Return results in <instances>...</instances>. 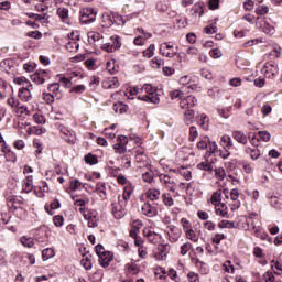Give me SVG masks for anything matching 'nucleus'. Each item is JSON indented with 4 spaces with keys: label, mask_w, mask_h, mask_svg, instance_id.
Masks as SVG:
<instances>
[{
    "label": "nucleus",
    "mask_w": 282,
    "mask_h": 282,
    "mask_svg": "<svg viewBox=\"0 0 282 282\" xmlns=\"http://www.w3.org/2000/svg\"><path fill=\"white\" fill-rule=\"evenodd\" d=\"M79 21L84 25H87L89 23H94L96 21L97 12L94 10V8H84L79 12Z\"/></svg>",
    "instance_id": "obj_1"
},
{
    "label": "nucleus",
    "mask_w": 282,
    "mask_h": 282,
    "mask_svg": "<svg viewBox=\"0 0 282 282\" xmlns=\"http://www.w3.org/2000/svg\"><path fill=\"white\" fill-rule=\"evenodd\" d=\"M111 206L115 219H122V217L127 215V209H124V205H122L120 200L118 203H112Z\"/></svg>",
    "instance_id": "obj_2"
},
{
    "label": "nucleus",
    "mask_w": 282,
    "mask_h": 282,
    "mask_svg": "<svg viewBox=\"0 0 282 282\" xmlns=\"http://www.w3.org/2000/svg\"><path fill=\"white\" fill-rule=\"evenodd\" d=\"M84 218L88 221V228H98V212L90 210Z\"/></svg>",
    "instance_id": "obj_3"
},
{
    "label": "nucleus",
    "mask_w": 282,
    "mask_h": 282,
    "mask_svg": "<svg viewBox=\"0 0 282 282\" xmlns=\"http://www.w3.org/2000/svg\"><path fill=\"white\" fill-rule=\"evenodd\" d=\"M197 105V97L189 95L180 102L181 109H193Z\"/></svg>",
    "instance_id": "obj_4"
},
{
    "label": "nucleus",
    "mask_w": 282,
    "mask_h": 282,
    "mask_svg": "<svg viewBox=\"0 0 282 282\" xmlns=\"http://www.w3.org/2000/svg\"><path fill=\"white\" fill-rule=\"evenodd\" d=\"M8 106L9 107H15L17 109H21L20 113H25L26 116H30V110H28V106L21 105L19 99L11 97L8 99Z\"/></svg>",
    "instance_id": "obj_5"
},
{
    "label": "nucleus",
    "mask_w": 282,
    "mask_h": 282,
    "mask_svg": "<svg viewBox=\"0 0 282 282\" xmlns=\"http://www.w3.org/2000/svg\"><path fill=\"white\" fill-rule=\"evenodd\" d=\"M111 261H113V253L110 251H104L101 256H99V265L101 268H109Z\"/></svg>",
    "instance_id": "obj_6"
},
{
    "label": "nucleus",
    "mask_w": 282,
    "mask_h": 282,
    "mask_svg": "<svg viewBox=\"0 0 282 282\" xmlns=\"http://www.w3.org/2000/svg\"><path fill=\"white\" fill-rule=\"evenodd\" d=\"M141 210L145 217H158V207L151 205V203H144Z\"/></svg>",
    "instance_id": "obj_7"
},
{
    "label": "nucleus",
    "mask_w": 282,
    "mask_h": 282,
    "mask_svg": "<svg viewBox=\"0 0 282 282\" xmlns=\"http://www.w3.org/2000/svg\"><path fill=\"white\" fill-rule=\"evenodd\" d=\"M18 96L20 99L23 100V102H30V100H32V93L30 91V88H28V87L20 88Z\"/></svg>",
    "instance_id": "obj_8"
},
{
    "label": "nucleus",
    "mask_w": 282,
    "mask_h": 282,
    "mask_svg": "<svg viewBox=\"0 0 282 282\" xmlns=\"http://www.w3.org/2000/svg\"><path fill=\"white\" fill-rule=\"evenodd\" d=\"M156 250L155 259L162 260L169 254V245H159Z\"/></svg>",
    "instance_id": "obj_9"
},
{
    "label": "nucleus",
    "mask_w": 282,
    "mask_h": 282,
    "mask_svg": "<svg viewBox=\"0 0 282 282\" xmlns=\"http://www.w3.org/2000/svg\"><path fill=\"white\" fill-rule=\"evenodd\" d=\"M43 74H45L44 69L36 70L33 75H31V80L36 83V85H43L45 79L43 78Z\"/></svg>",
    "instance_id": "obj_10"
},
{
    "label": "nucleus",
    "mask_w": 282,
    "mask_h": 282,
    "mask_svg": "<svg viewBox=\"0 0 282 282\" xmlns=\"http://www.w3.org/2000/svg\"><path fill=\"white\" fill-rule=\"evenodd\" d=\"M232 138L236 140V142H239V144H248V137H246V133L243 131H234Z\"/></svg>",
    "instance_id": "obj_11"
},
{
    "label": "nucleus",
    "mask_w": 282,
    "mask_h": 282,
    "mask_svg": "<svg viewBox=\"0 0 282 282\" xmlns=\"http://www.w3.org/2000/svg\"><path fill=\"white\" fill-rule=\"evenodd\" d=\"M1 151L4 153L7 162H17V154L12 152V150L8 149V147H2Z\"/></svg>",
    "instance_id": "obj_12"
},
{
    "label": "nucleus",
    "mask_w": 282,
    "mask_h": 282,
    "mask_svg": "<svg viewBox=\"0 0 282 282\" xmlns=\"http://www.w3.org/2000/svg\"><path fill=\"white\" fill-rule=\"evenodd\" d=\"M197 120V124L199 127H202V129H204L205 131H207L208 129V116H206L205 113H202L199 116L196 117Z\"/></svg>",
    "instance_id": "obj_13"
},
{
    "label": "nucleus",
    "mask_w": 282,
    "mask_h": 282,
    "mask_svg": "<svg viewBox=\"0 0 282 282\" xmlns=\"http://www.w3.org/2000/svg\"><path fill=\"white\" fill-rule=\"evenodd\" d=\"M110 20V25H124V19L122 18V15L118 14V13H111V15L109 17Z\"/></svg>",
    "instance_id": "obj_14"
},
{
    "label": "nucleus",
    "mask_w": 282,
    "mask_h": 282,
    "mask_svg": "<svg viewBox=\"0 0 282 282\" xmlns=\"http://www.w3.org/2000/svg\"><path fill=\"white\" fill-rule=\"evenodd\" d=\"M145 196H147L148 199H150L151 202H158V199H160V189L150 188V189H148V192L145 193Z\"/></svg>",
    "instance_id": "obj_15"
},
{
    "label": "nucleus",
    "mask_w": 282,
    "mask_h": 282,
    "mask_svg": "<svg viewBox=\"0 0 282 282\" xmlns=\"http://www.w3.org/2000/svg\"><path fill=\"white\" fill-rule=\"evenodd\" d=\"M143 89L147 93V96H151L152 98H160V96L158 95V89H155V87H153V85L145 84L143 86Z\"/></svg>",
    "instance_id": "obj_16"
},
{
    "label": "nucleus",
    "mask_w": 282,
    "mask_h": 282,
    "mask_svg": "<svg viewBox=\"0 0 282 282\" xmlns=\"http://www.w3.org/2000/svg\"><path fill=\"white\" fill-rule=\"evenodd\" d=\"M261 28L264 34H274V26H272L271 23L265 20V18L262 20Z\"/></svg>",
    "instance_id": "obj_17"
},
{
    "label": "nucleus",
    "mask_w": 282,
    "mask_h": 282,
    "mask_svg": "<svg viewBox=\"0 0 282 282\" xmlns=\"http://www.w3.org/2000/svg\"><path fill=\"white\" fill-rule=\"evenodd\" d=\"M193 120H195V110L188 109L184 113V122L186 124H193Z\"/></svg>",
    "instance_id": "obj_18"
},
{
    "label": "nucleus",
    "mask_w": 282,
    "mask_h": 282,
    "mask_svg": "<svg viewBox=\"0 0 282 282\" xmlns=\"http://www.w3.org/2000/svg\"><path fill=\"white\" fill-rule=\"evenodd\" d=\"M139 100H142L143 102H152L153 105H158L160 102V97H152L148 95L139 96Z\"/></svg>",
    "instance_id": "obj_19"
},
{
    "label": "nucleus",
    "mask_w": 282,
    "mask_h": 282,
    "mask_svg": "<svg viewBox=\"0 0 282 282\" xmlns=\"http://www.w3.org/2000/svg\"><path fill=\"white\" fill-rule=\"evenodd\" d=\"M56 253L54 252V250L52 248H46L44 250H42V259L43 261H47L50 259H52V257H54Z\"/></svg>",
    "instance_id": "obj_20"
},
{
    "label": "nucleus",
    "mask_w": 282,
    "mask_h": 282,
    "mask_svg": "<svg viewBox=\"0 0 282 282\" xmlns=\"http://www.w3.org/2000/svg\"><path fill=\"white\" fill-rule=\"evenodd\" d=\"M84 160H85L86 164H90V166H94V164H98V156H96L91 153L86 154Z\"/></svg>",
    "instance_id": "obj_21"
},
{
    "label": "nucleus",
    "mask_w": 282,
    "mask_h": 282,
    "mask_svg": "<svg viewBox=\"0 0 282 282\" xmlns=\"http://www.w3.org/2000/svg\"><path fill=\"white\" fill-rule=\"evenodd\" d=\"M57 14L62 19L63 23H65V20L69 19V9H67V8H58L57 9Z\"/></svg>",
    "instance_id": "obj_22"
},
{
    "label": "nucleus",
    "mask_w": 282,
    "mask_h": 282,
    "mask_svg": "<svg viewBox=\"0 0 282 282\" xmlns=\"http://www.w3.org/2000/svg\"><path fill=\"white\" fill-rule=\"evenodd\" d=\"M112 109L115 113H127V106L122 102L115 104Z\"/></svg>",
    "instance_id": "obj_23"
},
{
    "label": "nucleus",
    "mask_w": 282,
    "mask_h": 282,
    "mask_svg": "<svg viewBox=\"0 0 282 282\" xmlns=\"http://www.w3.org/2000/svg\"><path fill=\"white\" fill-rule=\"evenodd\" d=\"M110 39L112 41L111 45H112L115 52H116V50H120L122 47V42H121L120 36L113 35Z\"/></svg>",
    "instance_id": "obj_24"
},
{
    "label": "nucleus",
    "mask_w": 282,
    "mask_h": 282,
    "mask_svg": "<svg viewBox=\"0 0 282 282\" xmlns=\"http://www.w3.org/2000/svg\"><path fill=\"white\" fill-rule=\"evenodd\" d=\"M57 77L59 78V83H63V87L66 89H72V79L58 74Z\"/></svg>",
    "instance_id": "obj_25"
},
{
    "label": "nucleus",
    "mask_w": 282,
    "mask_h": 282,
    "mask_svg": "<svg viewBox=\"0 0 282 282\" xmlns=\"http://www.w3.org/2000/svg\"><path fill=\"white\" fill-rule=\"evenodd\" d=\"M177 173H180V175H182L187 182L191 181L193 177V173L186 170V167L178 169Z\"/></svg>",
    "instance_id": "obj_26"
},
{
    "label": "nucleus",
    "mask_w": 282,
    "mask_h": 282,
    "mask_svg": "<svg viewBox=\"0 0 282 282\" xmlns=\"http://www.w3.org/2000/svg\"><path fill=\"white\" fill-rule=\"evenodd\" d=\"M248 140H250V142L253 147H259V144H260V139H259V137H257V133H254V132L248 133Z\"/></svg>",
    "instance_id": "obj_27"
},
{
    "label": "nucleus",
    "mask_w": 282,
    "mask_h": 282,
    "mask_svg": "<svg viewBox=\"0 0 282 282\" xmlns=\"http://www.w3.org/2000/svg\"><path fill=\"white\" fill-rule=\"evenodd\" d=\"M153 54H155V44H151L145 51H143V56L145 58H153Z\"/></svg>",
    "instance_id": "obj_28"
},
{
    "label": "nucleus",
    "mask_w": 282,
    "mask_h": 282,
    "mask_svg": "<svg viewBox=\"0 0 282 282\" xmlns=\"http://www.w3.org/2000/svg\"><path fill=\"white\" fill-rule=\"evenodd\" d=\"M197 169L200 171H207V173H213V163L200 162L197 165Z\"/></svg>",
    "instance_id": "obj_29"
},
{
    "label": "nucleus",
    "mask_w": 282,
    "mask_h": 282,
    "mask_svg": "<svg viewBox=\"0 0 282 282\" xmlns=\"http://www.w3.org/2000/svg\"><path fill=\"white\" fill-rule=\"evenodd\" d=\"M220 203H221V192L218 191L212 195V204L214 206H219Z\"/></svg>",
    "instance_id": "obj_30"
},
{
    "label": "nucleus",
    "mask_w": 282,
    "mask_h": 282,
    "mask_svg": "<svg viewBox=\"0 0 282 282\" xmlns=\"http://www.w3.org/2000/svg\"><path fill=\"white\" fill-rule=\"evenodd\" d=\"M198 135H199V132H197V127L192 126L189 128V142H195Z\"/></svg>",
    "instance_id": "obj_31"
},
{
    "label": "nucleus",
    "mask_w": 282,
    "mask_h": 282,
    "mask_svg": "<svg viewBox=\"0 0 282 282\" xmlns=\"http://www.w3.org/2000/svg\"><path fill=\"white\" fill-rule=\"evenodd\" d=\"M271 206L273 208H276L278 210H281L282 209V200L279 197L273 196V197H271Z\"/></svg>",
    "instance_id": "obj_32"
},
{
    "label": "nucleus",
    "mask_w": 282,
    "mask_h": 282,
    "mask_svg": "<svg viewBox=\"0 0 282 282\" xmlns=\"http://www.w3.org/2000/svg\"><path fill=\"white\" fill-rule=\"evenodd\" d=\"M186 237L191 241H194V242L199 241V237L197 236V234H195V230H193V229H187L186 230Z\"/></svg>",
    "instance_id": "obj_33"
},
{
    "label": "nucleus",
    "mask_w": 282,
    "mask_h": 282,
    "mask_svg": "<svg viewBox=\"0 0 282 282\" xmlns=\"http://www.w3.org/2000/svg\"><path fill=\"white\" fill-rule=\"evenodd\" d=\"M20 241L24 248H34V240L32 238L22 237Z\"/></svg>",
    "instance_id": "obj_34"
},
{
    "label": "nucleus",
    "mask_w": 282,
    "mask_h": 282,
    "mask_svg": "<svg viewBox=\"0 0 282 282\" xmlns=\"http://www.w3.org/2000/svg\"><path fill=\"white\" fill-rule=\"evenodd\" d=\"M162 199H163V204L165 206H173L174 200H173V196H171V194H162Z\"/></svg>",
    "instance_id": "obj_35"
},
{
    "label": "nucleus",
    "mask_w": 282,
    "mask_h": 282,
    "mask_svg": "<svg viewBox=\"0 0 282 282\" xmlns=\"http://www.w3.org/2000/svg\"><path fill=\"white\" fill-rule=\"evenodd\" d=\"M218 228H237V226L235 225V221L221 220L218 224Z\"/></svg>",
    "instance_id": "obj_36"
},
{
    "label": "nucleus",
    "mask_w": 282,
    "mask_h": 282,
    "mask_svg": "<svg viewBox=\"0 0 282 282\" xmlns=\"http://www.w3.org/2000/svg\"><path fill=\"white\" fill-rule=\"evenodd\" d=\"M207 144L209 147V151H207L206 155L210 156L213 155V153H215L218 150L217 142L209 140Z\"/></svg>",
    "instance_id": "obj_37"
},
{
    "label": "nucleus",
    "mask_w": 282,
    "mask_h": 282,
    "mask_svg": "<svg viewBox=\"0 0 282 282\" xmlns=\"http://www.w3.org/2000/svg\"><path fill=\"white\" fill-rule=\"evenodd\" d=\"M208 142H210V138L204 137V139L197 143V149H200L202 151L208 149Z\"/></svg>",
    "instance_id": "obj_38"
},
{
    "label": "nucleus",
    "mask_w": 282,
    "mask_h": 282,
    "mask_svg": "<svg viewBox=\"0 0 282 282\" xmlns=\"http://www.w3.org/2000/svg\"><path fill=\"white\" fill-rule=\"evenodd\" d=\"M13 83H15V85H29V87H32V83L25 77H15Z\"/></svg>",
    "instance_id": "obj_39"
},
{
    "label": "nucleus",
    "mask_w": 282,
    "mask_h": 282,
    "mask_svg": "<svg viewBox=\"0 0 282 282\" xmlns=\"http://www.w3.org/2000/svg\"><path fill=\"white\" fill-rule=\"evenodd\" d=\"M258 135L260 140H262V142H270V139L272 138V135L268 131H259Z\"/></svg>",
    "instance_id": "obj_40"
},
{
    "label": "nucleus",
    "mask_w": 282,
    "mask_h": 282,
    "mask_svg": "<svg viewBox=\"0 0 282 282\" xmlns=\"http://www.w3.org/2000/svg\"><path fill=\"white\" fill-rule=\"evenodd\" d=\"M26 36L40 41V39H43V33H41V31H30L26 33Z\"/></svg>",
    "instance_id": "obj_41"
},
{
    "label": "nucleus",
    "mask_w": 282,
    "mask_h": 282,
    "mask_svg": "<svg viewBox=\"0 0 282 282\" xmlns=\"http://www.w3.org/2000/svg\"><path fill=\"white\" fill-rule=\"evenodd\" d=\"M86 89L85 85H77L70 88V94H85Z\"/></svg>",
    "instance_id": "obj_42"
},
{
    "label": "nucleus",
    "mask_w": 282,
    "mask_h": 282,
    "mask_svg": "<svg viewBox=\"0 0 282 282\" xmlns=\"http://www.w3.org/2000/svg\"><path fill=\"white\" fill-rule=\"evenodd\" d=\"M133 195V188L131 187H124L123 189V199L124 202H129L131 199V196Z\"/></svg>",
    "instance_id": "obj_43"
},
{
    "label": "nucleus",
    "mask_w": 282,
    "mask_h": 282,
    "mask_svg": "<svg viewBox=\"0 0 282 282\" xmlns=\"http://www.w3.org/2000/svg\"><path fill=\"white\" fill-rule=\"evenodd\" d=\"M82 186H83V183L78 178H75L70 182V189L72 191H80Z\"/></svg>",
    "instance_id": "obj_44"
},
{
    "label": "nucleus",
    "mask_w": 282,
    "mask_h": 282,
    "mask_svg": "<svg viewBox=\"0 0 282 282\" xmlns=\"http://www.w3.org/2000/svg\"><path fill=\"white\" fill-rule=\"evenodd\" d=\"M80 265H83L85 270H91L93 268L91 260L88 257L80 260Z\"/></svg>",
    "instance_id": "obj_45"
},
{
    "label": "nucleus",
    "mask_w": 282,
    "mask_h": 282,
    "mask_svg": "<svg viewBox=\"0 0 282 282\" xmlns=\"http://www.w3.org/2000/svg\"><path fill=\"white\" fill-rule=\"evenodd\" d=\"M126 268L128 269V272H131V274H138V272H140V267L135 263L127 264Z\"/></svg>",
    "instance_id": "obj_46"
},
{
    "label": "nucleus",
    "mask_w": 282,
    "mask_h": 282,
    "mask_svg": "<svg viewBox=\"0 0 282 282\" xmlns=\"http://www.w3.org/2000/svg\"><path fill=\"white\" fill-rule=\"evenodd\" d=\"M53 221H54V225L57 227V228H61V226H63L64 221H65V218H63V216L61 215H57V216H54L53 217Z\"/></svg>",
    "instance_id": "obj_47"
},
{
    "label": "nucleus",
    "mask_w": 282,
    "mask_h": 282,
    "mask_svg": "<svg viewBox=\"0 0 282 282\" xmlns=\"http://www.w3.org/2000/svg\"><path fill=\"white\" fill-rule=\"evenodd\" d=\"M269 12V9H268V6L263 4V6H259L257 9H256V14L258 15H263V14H268Z\"/></svg>",
    "instance_id": "obj_48"
},
{
    "label": "nucleus",
    "mask_w": 282,
    "mask_h": 282,
    "mask_svg": "<svg viewBox=\"0 0 282 282\" xmlns=\"http://www.w3.org/2000/svg\"><path fill=\"white\" fill-rule=\"evenodd\" d=\"M48 91H52L55 95L58 94V91H61V84H58V83L50 84Z\"/></svg>",
    "instance_id": "obj_49"
},
{
    "label": "nucleus",
    "mask_w": 282,
    "mask_h": 282,
    "mask_svg": "<svg viewBox=\"0 0 282 282\" xmlns=\"http://www.w3.org/2000/svg\"><path fill=\"white\" fill-rule=\"evenodd\" d=\"M96 193H102L104 195H107V185L100 182L97 183Z\"/></svg>",
    "instance_id": "obj_50"
},
{
    "label": "nucleus",
    "mask_w": 282,
    "mask_h": 282,
    "mask_svg": "<svg viewBox=\"0 0 282 282\" xmlns=\"http://www.w3.org/2000/svg\"><path fill=\"white\" fill-rule=\"evenodd\" d=\"M194 14H198L199 17H204V6L203 4H195L193 7Z\"/></svg>",
    "instance_id": "obj_51"
},
{
    "label": "nucleus",
    "mask_w": 282,
    "mask_h": 282,
    "mask_svg": "<svg viewBox=\"0 0 282 282\" xmlns=\"http://www.w3.org/2000/svg\"><path fill=\"white\" fill-rule=\"evenodd\" d=\"M142 180H143V182H145L147 184H151V182H153V173H152V172H145V173H143Z\"/></svg>",
    "instance_id": "obj_52"
},
{
    "label": "nucleus",
    "mask_w": 282,
    "mask_h": 282,
    "mask_svg": "<svg viewBox=\"0 0 282 282\" xmlns=\"http://www.w3.org/2000/svg\"><path fill=\"white\" fill-rule=\"evenodd\" d=\"M217 31L218 29L215 25H207L204 28L205 34H217Z\"/></svg>",
    "instance_id": "obj_53"
},
{
    "label": "nucleus",
    "mask_w": 282,
    "mask_h": 282,
    "mask_svg": "<svg viewBox=\"0 0 282 282\" xmlns=\"http://www.w3.org/2000/svg\"><path fill=\"white\" fill-rule=\"evenodd\" d=\"M223 239H226V235L216 234L215 237L212 239V241H213V243H216L217 246H219V243H221Z\"/></svg>",
    "instance_id": "obj_54"
},
{
    "label": "nucleus",
    "mask_w": 282,
    "mask_h": 282,
    "mask_svg": "<svg viewBox=\"0 0 282 282\" xmlns=\"http://www.w3.org/2000/svg\"><path fill=\"white\" fill-rule=\"evenodd\" d=\"M156 10L158 12H167L169 11V6H166L164 2L159 1L156 3Z\"/></svg>",
    "instance_id": "obj_55"
},
{
    "label": "nucleus",
    "mask_w": 282,
    "mask_h": 282,
    "mask_svg": "<svg viewBox=\"0 0 282 282\" xmlns=\"http://www.w3.org/2000/svg\"><path fill=\"white\" fill-rule=\"evenodd\" d=\"M209 56H212V58H221V50L219 48L210 50Z\"/></svg>",
    "instance_id": "obj_56"
},
{
    "label": "nucleus",
    "mask_w": 282,
    "mask_h": 282,
    "mask_svg": "<svg viewBox=\"0 0 282 282\" xmlns=\"http://www.w3.org/2000/svg\"><path fill=\"white\" fill-rule=\"evenodd\" d=\"M161 182H164V184H175V182L171 181V176L169 174H160Z\"/></svg>",
    "instance_id": "obj_57"
},
{
    "label": "nucleus",
    "mask_w": 282,
    "mask_h": 282,
    "mask_svg": "<svg viewBox=\"0 0 282 282\" xmlns=\"http://www.w3.org/2000/svg\"><path fill=\"white\" fill-rule=\"evenodd\" d=\"M43 99L47 105H52V102H54V96L51 93H43Z\"/></svg>",
    "instance_id": "obj_58"
},
{
    "label": "nucleus",
    "mask_w": 282,
    "mask_h": 282,
    "mask_svg": "<svg viewBox=\"0 0 282 282\" xmlns=\"http://www.w3.org/2000/svg\"><path fill=\"white\" fill-rule=\"evenodd\" d=\"M47 6H45V0H41L40 4H35L36 12H45L47 10Z\"/></svg>",
    "instance_id": "obj_59"
},
{
    "label": "nucleus",
    "mask_w": 282,
    "mask_h": 282,
    "mask_svg": "<svg viewBox=\"0 0 282 282\" xmlns=\"http://www.w3.org/2000/svg\"><path fill=\"white\" fill-rule=\"evenodd\" d=\"M215 173L219 180H224L226 177V170H224V167L216 169Z\"/></svg>",
    "instance_id": "obj_60"
},
{
    "label": "nucleus",
    "mask_w": 282,
    "mask_h": 282,
    "mask_svg": "<svg viewBox=\"0 0 282 282\" xmlns=\"http://www.w3.org/2000/svg\"><path fill=\"white\" fill-rule=\"evenodd\" d=\"M113 150L117 153H124L127 151V147L122 145L121 143H117L113 145Z\"/></svg>",
    "instance_id": "obj_61"
},
{
    "label": "nucleus",
    "mask_w": 282,
    "mask_h": 282,
    "mask_svg": "<svg viewBox=\"0 0 282 282\" xmlns=\"http://www.w3.org/2000/svg\"><path fill=\"white\" fill-rule=\"evenodd\" d=\"M263 279L265 282H274V273L268 271L263 274Z\"/></svg>",
    "instance_id": "obj_62"
},
{
    "label": "nucleus",
    "mask_w": 282,
    "mask_h": 282,
    "mask_svg": "<svg viewBox=\"0 0 282 282\" xmlns=\"http://www.w3.org/2000/svg\"><path fill=\"white\" fill-rule=\"evenodd\" d=\"M187 278L189 279V282H199V274L195 272H189Z\"/></svg>",
    "instance_id": "obj_63"
},
{
    "label": "nucleus",
    "mask_w": 282,
    "mask_h": 282,
    "mask_svg": "<svg viewBox=\"0 0 282 282\" xmlns=\"http://www.w3.org/2000/svg\"><path fill=\"white\" fill-rule=\"evenodd\" d=\"M208 6L209 10H217L219 9V0H209Z\"/></svg>",
    "instance_id": "obj_64"
}]
</instances>
